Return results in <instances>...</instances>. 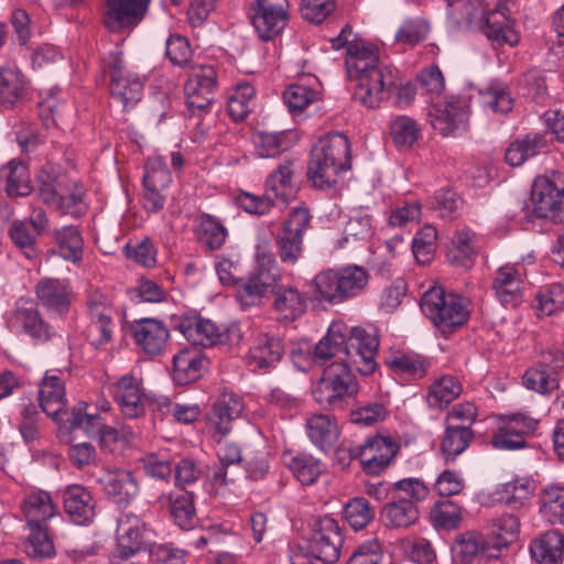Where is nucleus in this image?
<instances>
[{"instance_id":"nucleus-1","label":"nucleus","mask_w":564,"mask_h":564,"mask_svg":"<svg viewBox=\"0 0 564 564\" xmlns=\"http://www.w3.org/2000/svg\"><path fill=\"white\" fill-rule=\"evenodd\" d=\"M351 35V26L345 25L339 35L332 39V47L340 50L347 45V75L356 83L352 98L367 109H376L389 98L393 74L389 66L380 63L378 47L364 41H350Z\"/></svg>"},{"instance_id":"nucleus-2","label":"nucleus","mask_w":564,"mask_h":564,"mask_svg":"<svg viewBox=\"0 0 564 564\" xmlns=\"http://www.w3.org/2000/svg\"><path fill=\"white\" fill-rule=\"evenodd\" d=\"M290 553L334 564L340 557L344 536L338 522L326 514L300 513L291 517Z\"/></svg>"},{"instance_id":"nucleus-3","label":"nucleus","mask_w":564,"mask_h":564,"mask_svg":"<svg viewBox=\"0 0 564 564\" xmlns=\"http://www.w3.org/2000/svg\"><path fill=\"white\" fill-rule=\"evenodd\" d=\"M351 167L350 143L343 133H333L318 140L311 151L307 175L314 187L332 188L341 172Z\"/></svg>"},{"instance_id":"nucleus-4","label":"nucleus","mask_w":564,"mask_h":564,"mask_svg":"<svg viewBox=\"0 0 564 564\" xmlns=\"http://www.w3.org/2000/svg\"><path fill=\"white\" fill-rule=\"evenodd\" d=\"M389 501L380 511L381 522L389 529H408L416 523L420 511L416 506L429 495V488L417 478H405L390 485Z\"/></svg>"},{"instance_id":"nucleus-5","label":"nucleus","mask_w":564,"mask_h":564,"mask_svg":"<svg viewBox=\"0 0 564 564\" xmlns=\"http://www.w3.org/2000/svg\"><path fill=\"white\" fill-rule=\"evenodd\" d=\"M314 283L323 301L339 304L364 292L369 283V273L365 268L351 264L323 271L315 276Z\"/></svg>"},{"instance_id":"nucleus-6","label":"nucleus","mask_w":564,"mask_h":564,"mask_svg":"<svg viewBox=\"0 0 564 564\" xmlns=\"http://www.w3.org/2000/svg\"><path fill=\"white\" fill-rule=\"evenodd\" d=\"M421 310L443 333H452L466 323L469 316L468 301L442 288H432L421 299Z\"/></svg>"},{"instance_id":"nucleus-7","label":"nucleus","mask_w":564,"mask_h":564,"mask_svg":"<svg viewBox=\"0 0 564 564\" xmlns=\"http://www.w3.org/2000/svg\"><path fill=\"white\" fill-rule=\"evenodd\" d=\"M280 268L269 254H262L259 259L258 271L246 278L236 281L237 299L243 306H252L260 302L268 293L276 294L275 304L281 301L278 281Z\"/></svg>"},{"instance_id":"nucleus-8","label":"nucleus","mask_w":564,"mask_h":564,"mask_svg":"<svg viewBox=\"0 0 564 564\" xmlns=\"http://www.w3.org/2000/svg\"><path fill=\"white\" fill-rule=\"evenodd\" d=\"M352 370V366L347 362H332L327 366L313 389L315 401L322 406H333L344 398L355 395L358 383Z\"/></svg>"},{"instance_id":"nucleus-9","label":"nucleus","mask_w":564,"mask_h":564,"mask_svg":"<svg viewBox=\"0 0 564 564\" xmlns=\"http://www.w3.org/2000/svg\"><path fill=\"white\" fill-rule=\"evenodd\" d=\"M378 347L379 339L376 329L352 327L348 335L345 334V358H341V361L352 366L355 371L361 375H370L377 367L375 358Z\"/></svg>"},{"instance_id":"nucleus-10","label":"nucleus","mask_w":564,"mask_h":564,"mask_svg":"<svg viewBox=\"0 0 564 564\" xmlns=\"http://www.w3.org/2000/svg\"><path fill=\"white\" fill-rule=\"evenodd\" d=\"M6 321L11 330L24 333L34 343H47L56 336V330L42 317L32 299L20 297Z\"/></svg>"},{"instance_id":"nucleus-11","label":"nucleus","mask_w":564,"mask_h":564,"mask_svg":"<svg viewBox=\"0 0 564 564\" xmlns=\"http://www.w3.org/2000/svg\"><path fill=\"white\" fill-rule=\"evenodd\" d=\"M217 88L216 70L212 65H195L185 83L186 106L192 118L209 111Z\"/></svg>"},{"instance_id":"nucleus-12","label":"nucleus","mask_w":564,"mask_h":564,"mask_svg":"<svg viewBox=\"0 0 564 564\" xmlns=\"http://www.w3.org/2000/svg\"><path fill=\"white\" fill-rule=\"evenodd\" d=\"M533 213L553 223L564 221V192L547 176H538L531 188Z\"/></svg>"},{"instance_id":"nucleus-13","label":"nucleus","mask_w":564,"mask_h":564,"mask_svg":"<svg viewBox=\"0 0 564 564\" xmlns=\"http://www.w3.org/2000/svg\"><path fill=\"white\" fill-rule=\"evenodd\" d=\"M87 311L91 321V329L98 332L93 340L100 346L109 343L115 328V308L111 297L98 288L90 286L87 290Z\"/></svg>"},{"instance_id":"nucleus-14","label":"nucleus","mask_w":564,"mask_h":564,"mask_svg":"<svg viewBox=\"0 0 564 564\" xmlns=\"http://www.w3.org/2000/svg\"><path fill=\"white\" fill-rule=\"evenodd\" d=\"M469 100L462 96H449L437 102L431 112V123L442 135L466 129L469 120Z\"/></svg>"},{"instance_id":"nucleus-15","label":"nucleus","mask_w":564,"mask_h":564,"mask_svg":"<svg viewBox=\"0 0 564 564\" xmlns=\"http://www.w3.org/2000/svg\"><path fill=\"white\" fill-rule=\"evenodd\" d=\"M151 0H105L102 19L111 32L135 26L144 18Z\"/></svg>"},{"instance_id":"nucleus-16","label":"nucleus","mask_w":564,"mask_h":564,"mask_svg":"<svg viewBox=\"0 0 564 564\" xmlns=\"http://www.w3.org/2000/svg\"><path fill=\"white\" fill-rule=\"evenodd\" d=\"M398 451L399 445L391 437L378 435L367 440L350 456L360 458L367 474L379 475L391 463Z\"/></svg>"},{"instance_id":"nucleus-17","label":"nucleus","mask_w":564,"mask_h":564,"mask_svg":"<svg viewBox=\"0 0 564 564\" xmlns=\"http://www.w3.org/2000/svg\"><path fill=\"white\" fill-rule=\"evenodd\" d=\"M131 335L137 346L147 355H160L170 338L166 325L156 318H140L130 324Z\"/></svg>"},{"instance_id":"nucleus-18","label":"nucleus","mask_w":564,"mask_h":564,"mask_svg":"<svg viewBox=\"0 0 564 564\" xmlns=\"http://www.w3.org/2000/svg\"><path fill=\"white\" fill-rule=\"evenodd\" d=\"M34 292L48 314L63 317L69 311L72 289L67 280L41 279L35 284Z\"/></svg>"},{"instance_id":"nucleus-19","label":"nucleus","mask_w":564,"mask_h":564,"mask_svg":"<svg viewBox=\"0 0 564 564\" xmlns=\"http://www.w3.org/2000/svg\"><path fill=\"white\" fill-rule=\"evenodd\" d=\"M536 422L522 414L512 415L503 421L491 438L497 449L516 451L527 446L524 435L534 431Z\"/></svg>"},{"instance_id":"nucleus-20","label":"nucleus","mask_w":564,"mask_h":564,"mask_svg":"<svg viewBox=\"0 0 564 564\" xmlns=\"http://www.w3.org/2000/svg\"><path fill=\"white\" fill-rule=\"evenodd\" d=\"M115 400L127 417H139L145 411L149 397L144 393L142 382L132 375L122 376L113 387Z\"/></svg>"},{"instance_id":"nucleus-21","label":"nucleus","mask_w":564,"mask_h":564,"mask_svg":"<svg viewBox=\"0 0 564 564\" xmlns=\"http://www.w3.org/2000/svg\"><path fill=\"white\" fill-rule=\"evenodd\" d=\"M281 188L282 164H279L267 177L262 196L242 192L237 196V204L248 214L265 215L275 205V200L281 197Z\"/></svg>"},{"instance_id":"nucleus-22","label":"nucleus","mask_w":564,"mask_h":564,"mask_svg":"<svg viewBox=\"0 0 564 564\" xmlns=\"http://www.w3.org/2000/svg\"><path fill=\"white\" fill-rule=\"evenodd\" d=\"M145 524L134 514H122L117 527V555L129 558L145 546Z\"/></svg>"},{"instance_id":"nucleus-23","label":"nucleus","mask_w":564,"mask_h":564,"mask_svg":"<svg viewBox=\"0 0 564 564\" xmlns=\"http://www.w3.org/2000/svg\"><path fill=\"white\" fill-rule=\"evenodd\" d=\"M177 329L196 346L212 347L226 340V334L214 322L199 316L181 317Z\"/></svg>"},{"instance_id":"nucleus-24","label":"nucleus","mask_w":564,"mask_h":564,"mask_svg":"<svg viewBox=\"0 0 564 564\" xmlns=\"http://www.w3.org/2000/svg\"><path fill=\"white\" fill-rule=\"evenodd\" d=\"M105 494L118 505H127L139 494V484L126 469L107 470L98 479Z\"/></svg>"},{"instance_id":"nucleus-25","label":"nucleus","mask_w":564,"mask_h":564,"mask_svg":"<svg viewBox=\"0 0 564 564\" xmlns=\"http://www.w3.org/2000/svg\"><path fill=\"white\" fill-rule=\"evenodd\" d=\"M64 510L79 525L89 523L95 517L96 502L90 491L80 485H70L63 492Z\"/></svg>"},{"instance_id":"nucleus-26","label":"nucleus","mask_w":564,"mask_h":564,"mask_svg":"<svg viewBox=\"0 0 564 564\" xmlns=\"http://www.w3.org/2000/svg\"><path fill=\"white\" fill-rule=\"evenodd\" d=\"M243 409L241 397L231 391H224L214 403L209 417L215 436H226L231 431V422L241 415Z\"/></svg>"},{"instance_id":"nucleus-27","label":"nucleus","mask_w":564,"mask_h":564,"mask_svg":"<svg viewBox=\"0 0 564 564\" xmlns=\"http://www.w3.org/2000/svg\"><path fill=\"white\" fill-rule=\"evenodd\" d=\"M305 207H295L284 224V262L294 263L302 253V234L310 224Z\"/></svg>"},{"instance_id":"nucleus-28","label":"nucleus","mask_w":564,"mask_h":564,"mask_svg":"<svg viewBox=\"0 0 564 564\" xmlns=\"http://www.w3.org/2000/svg\"><path fill=\"white\" fill-rule=\"evenodd\" d=\"M530 552L539 564H561L564 555V535L558 530H550L531 543Z\"/></svg>"},{"instance_id":"nucleus-29","label":"nucleus","mask_w":564,"mask_h":564,"mask_svg":"<svg viewBox=\"0 0 564 564\" xmlns=\"http://www.w3.org/2000/svg\"><path fill=\"white\" fill-rule=\"evenodd\" d=\"M521 279L513 267H501L497 270L492 289L503 305L517 306L522 301Z\"/></svg>"},{"instance_id":"nucleus-30","label":"nucleus","mask_w":564,"mask_h":564,"mask_svg":"<svg viewBox=\"0 0 564 564\" xmlns=\"http://www.w3.org/2000/svg\"><path fill=\"white\" fill-rule=\"evenodd\" d=\"M480 30L489 40L499 44L514 45L519 41L518 33L513 30L512 22L502 8L488 11Z\"/></svg>"},{"instance_id":"nucleus-31","label":"nucleus","mask_w":564,"mask_h":564,"mask_svg":"<svg viewBox=\"0 0 564 564\" xmlns=\"http://www.w3.org/2000/svg\"><path fill=\"white\" fill-rule=\"evenodd\" d=\"M40 405L48 416L56 417L66 405L65 386L55 375L45 376L39 389Z\"/></svg>"},{"instance_id":"nucleus-32","label":"nucleus","mask_w":564,"mask_h":564,"mask_svg":"<svg viewBox=\"0 0 564 564\" xmlns=\"http://www.w3.org/2000/svg\"><path fill=\"white\" fill-rule=\"evenodd\" d=\"M252 24L263 41L275 39L282 31V3L258 4L252 14Z\"/></svg>"},{"instance_id":"nucleus-33","label":"nucleus","mask_w":564,"mask_h":564,"mask_svg":"<svg viewBox=\"0 0 564 564\" xmlns=\"http://www.w3.org/2000/svg\"><path fill=\"white\" fill-rule=\"evenodd\" d=\"M22 511L29 527L45 524L54 517L55 506L48 492L36 490L30 492L23 501Z\"/></svg>"},{"instance_id":"nucleus-34","label":"nucleus","mask_w":564,"mask_h":564,"mask_svg":"<svg viewBox=\"0 0 564 564\" xmlns=\"http://www.w3.org/2000/svg\"><path fill=\"white\" fill-rule=\"evenodd\" d=\"M305 426L310 440L322 449L332 447L338 440L337 423L327 414L316 413L311 415L306 420Z\"/></svg>"},{"instance_id":"nucleus-35","label":"nucleus","mask_w":564,"mask_h":564,"mask_svg":"<svg viewBox=\"0 0 564 564\" xmlns=\"http://www.w3.org/2000/svg\"><path fill=\"white\" fill-rule=\"evenodd\" d=\"M345 330L347 326L341 322H334L328 328L327 334L315 345L314 358L317 361H327L337 358L335 362H343Z\"/></svg>"},{"instance_id":"nucleus-36","label":"nucleus","mask_w":564,"mask_h":564,"mask_svg":"<svg viewBox=\"0 0 564 564\" xmlns=\"http://www.w3.org/2000/svg\"><path fill=\"white\" fill-rule=\"evenodd\" d=\"M0 180L4 181L6 192L10 197L26 196L32 192L28 166L12 160L0 169Z\"/></svg>"},{"instance_id":"nucleus-37","label":"nucleus","mask_w":564,"mask_h":564,"mask_svg":"<svg viewBox=\"0 0 564 564\" xmlns=\"http://www.w3.org/2000/svg\"><path fill=\"white\" fill-rule=\"evenodd\" d=\"M52 235L62 258L73 263L83 259L84 239L76 226L69 225L56 228Z\"/></svg>"},{"instance_id":"nucleus-38","label":"nucleus","mask_w":564,"mask_h":564,"mask_svg":"<svg viewBox=\"0 0 564 564\" xmlns=\"http://www.w3.org/2000/svg\"><path fill=\"white\" fill-rule=\"evenodd\" d=\"M195 232L198 241L210 251L220 249L228 236L224 224L209 214H202L196 218Z\"/></svg>"},{"instance_id":"nucleus-39","label":"nucleus","mask_w":564,"mask_h":564,"mask_svg":"<svg viewBox=\"0 0 564 564\" xmlns=\"http://www.w3.org/2000/svg\"><path fill=\"white\" fill-rule=\"evenodd\" d=\"M204 368V358L197 351L181 350L173 357V380L185 386L197 380Z\"/></svg>"},{"instance_id":"nucleus-40","label":"nucleus","mask_w":564,"mask_h":564,"mask_svg":"<svg viewBox=\"0 0 564 564\" xmlns=\"http://www.w3.org/2000/svg\"><path fill=\"white\" fill-rule=\"evenodd\" d=\"M54 208L61 214L72 217H80L86 214L88 204L86 202L85 187L77 182L66 183Z\"/></svg>"},{"instance_id":"nucleus-41","label":"nucleus","mask_w":564,"mask_h":564,"mask_svg":"<svg viewBox=\"0 0 564 564\" xmlns=\"http://www.w3.org/2000/svg\"><path fill=\"white\" fill-rule=\"evenodd\" d=\"M282 344L279 338L263 335L250 349L249 364L259 369L275 367L281 360Z\"/></svg>"},{"instance_id":"nucleus-42","label":"nucleus","mask_w":564,"mask_h":564,"mask_svg":"<svg viewBox=\"0 0 564 564\" xmlns=\"http://www.w3.org/2000/svg\"><path fill=\"white\" fill-rule=\"evenodd\" d=\"M109 89L112 98L128 109L141 100L143 83L137 75L127 74L126 77H113L110 80Z\"/></svg>"},{"instance_id":"nucleus-43","label":"nucleus","mask_w":564,"mask_h":564,"mask_svg":"<svg viewBox=\"0 0 564 564\" xmlns=\"http://www.w3.org/2000/svg\"><path fill=\"white\" fill-rule=\"evenodd\" d=\"M474 433L468 425L447 424L441 443V452L446 460H454L470 444Z\"/></svg>"},{"instance_id":"nucleus-44","label":"nucleus","mask_w":564,"mask_h":564,"mask_svg":"<svg viewBox=\"0 0 564 564\" xmlns=\"http://www.w3.org/2000/svg\"><path fill=\"white\" fill-rule=\"evenodd\" d=\"M545 147L546 141L543 135L538 133L527 134L523 139H518L508 147L505 153L506 162L511 166H519Z\"/></svg>"},{"instance_id":"nucleus-45","label":"nucleus","mask_w":564,"mask_h":564,"mask_svg":"<svg viewBox=\"0 0 564 564\" xmlns=\"http://www.w3.org/2000/svg\"><path fill=\"white\" fill-rule=\"evenodd\" d=\"M462 391V384L455 377L443 376L431 384L427 402L432 408L443 409L458 398Z\"/></svg>"},{"instance_id":"nucleus-46","label":"nucleus","mask_w":564,"mask_h":564,"mask_svg":"<svg viewBox=\"0 0 564 564\" xmlns=\"http://www.w3.org/2000/svg\"><path fill=\"white\" fill-rule=\"evenodd\" d=\"M24 78L15 66L0 67V104L12 106L22 96Z\"/></svg>"},{"instance_id":"nucleus-47","label":"nucleus","mask_w":564,"mask_h":564,"mask_svg":"<svg viewBox=\"0 0 564 564\" xmlns=\"http://www.w3.org/2000/svg\"><path fill=\"white\" fill-rule=\"evenodd\" d=\"M390 369L406 379H420L425 376L429 362L420 355L399 352L387 360Z\"/></svg>"},{"instance_id":"nucleus-48","label":"nucleus","mask_w":564,"mask_h":564,"mask_svg":"<svg viewBox=\"0 0 564 564\" xmlns=\"http://www.w3.org/2000/svg\"><path fill=\"white\" fill-rule=\"evenodd\" d=\"M540 512L552 524H564V488L549 486L540 497Z\"/></svg>"},{"instance_id":"nucleus-49","label":"nucleus","mask_w":564,"mask_h":564,"mask_svg":"<svg viewBox=\"0 0 564 564\" xmlns=\"http://www.w3.org/2000/svg\"><path fill=\"white\" fill-rule=\"evenodd\" d=\"M9 236L13 245L25 256L32 260L37 258V237L39 235L29 227L28 221L13 220L9 228Z\"/></svg>"},{"instance_id":"nucleus-50","label":"nucleus","mask_w":564,"mask_h":564,"mask_svg":"<svg viewBox=\"0 0 564 564\" xmlns=\"http://www.w3.org/2000/svg\"><path fill=\"white\" fill-rule=\"evenodd\" d=\"M88 404L84 401L78 402L72 410L67 419L70 429H82L88 436L97 437L107 426L102 417L98 414L87 412Z\"/></svg>"},{"instance_id":"nucleus-51","label":"nucleus","mask_w":564,"mask_h":564,"mask_svg":"<svg viewBox=\"0 0 564 564\" xmlns=\"http://www.w3.org/2000/svg\"><path fill=\"white\" fill-rule=\"evenodd\" d=\"M171 514L182 529L192 527L194 518L193 496L188 491L177 490L166 497Z\"/></svg>"},{"instance_id":"nucleus-52","label":"nucleus","mask_w":564,"mask_h":564,"mask_svg":"<svg viewBox=\"0 0 564 564\" xmlns=\"http://www.w3.org/2000/svg\"><path fill=\"white\" fill-rule=\"evenodd\" d=\"M319 100V91L304 84H292L284 90V104L289 111L295 116L302 112L310 104Z\"/></svg>"},{"instance_id":"nucleus-53","label":"nucleus","mask_w":564,"mask_h":564,"mask_svg":"<svg viewBox=\"0 0 564 564\" xmlns=\"http://www.w3.org/2000/svg\"><path fill=\"white\" fill-rule=\"evenodd\" d=\"M371 217L368 215H358L351 217L344 229L343 237L338 239L336 247L346 248L348 245H355L360 240H366L372 235Z\"/></svg>"},{"instance_id":"nucleus-54","label":"nucleus","mask_w":564,"mask_h":564,"mask_svg":"<svg viewBox=\"0 0 564 564\" xmlns=\"http://www.w3.org/2000/svg\"><path fill=\"white\" fill-rule=\"evenodd\" d=\"M344 516L348 524L357 531L364 529L373 520L375 511L366 498L356 497L346 503Z\"/></svg>"},{"instance_id":"nucleus-55","label":"nucleus","mask_w":564,"mask_h":564,"mask_svg":"<svg viewBox=\"0 0 564 564\" xmlns=\"http://www.w3.org/2000/svg\"><path fill=\"white\" fill-rule=\"evenodd\" d=\"M437 230L435 227L426 225L414 237L412 249L415 259L422 263H429L437 248Z\"/></svg>"},{"instance_id":"nucleus-56","label":"nucleus","mask_w":564,"mask_h":564,"mask_svg":"<svg viewBox=\"0 0 564 564\" xmlns=\"http://www.w3.org/2000/svg\"><path fill=\"white\" fill-rule=\"evenodd\" d=\"M31 533L24 544V551L30 557H48L54 553L45 524L29 527Z\"/></svg>"},{"instance_id":"nucleus-57","label":"nucleus","mask_w":564,"mask_h":564,"mask_svg":"<svg viewBox=\"0 0 564 564\" xmlns=\"http://www.w3.org/2000/svg\"><path fill=\"white\" fill-rule=\"evenodd\" d=\"M288 467L302 485L313 484L322 473L319 462L307 454L294 456Z\"/></svg>"},{"instance_id":"nucleus-58","label":"nucleus","mask_w":564,"mask_h":564,"mask_svg":"<svg viewBox=\"0 0 564 564\" xmlns=\"http://www.w3.org/2000/svg\"><path fill=\"white\" fill-rule=\"evenodd\" d=\"M485 551V540L476 532L460 534L454 547L455 556L463 564H470L475 557Z\"/></svg>"},{"instance_id":"nucleus-59","label":"nucleus","mask_w":564,"mask_h":564,"mask_svg":"<svg viewBox=\"0 0 564 564\" xmlns=\"http://www.w3.org/2000/svg\"><path fill=\"white\" fill-rule=\"evenodd\" d=\"M535 310L541 316H550L564 308V288L554 284L545 291H541L535 297Z\"/></svg>"},{"instance_id":"nucleus-60","label":"nucleus","mask_w":564,"mask_h":564,"mask_svg":"<svg viewBox=\"0 0 564 564\" xmlns=\"http://www.w3.org/2000/svg\"><path fill=\"white\" fill-rule=\"evenodd\" d=\"M494 534L497 538L496 545L507 546L518 539L520 532V519L514 514H503L494 520Z\"/></svg>"},{"instance_id":"nucleus-61","label":"nucleus","mask_w":564,"mask_h":564,"mask_svg":"<svg viewBox=\"0 0 564 564\" xmlns=\"http://www.w3.org/2000/svg\"><path fill=\"white\" fill-rule=\"evenodd\" d=\"M171 183V173L166 162L162 156H154L148 160L145 174L143 176L144 186L167 188Z\"/></svg>"},{"instance_id":"nucleus-62","label":"nucleus","mask_w":564,"mask_h":564,"mask_svg":"<svg viewBox=\"0 0 564 564\" xmlns=\"http://www.w3.org/2000/svg\"><path fill=\"white\" fill-rule=\"evenodd\" d=\"M434 525L454 529L460 522V508L449 500L438 501L431 511Z\"/></svg>"},{"instance_id":"nucleus-63","label":"nucleus","mask_w":564,"mask_h":564,"mask_svg":"<svg viewBox=\"0 0 564 564\" xmlns=\"http://www.w3.org/2000/svg\"><path fill=\"white\" fill-rule=\"evenodd\" d=\"M454 12L467 11L466 28L482 29V23L487 14L482 0H454L449 3Z\"/></svg>"},{"instance_id":"nucleus-64","label":"nucleus","mask_w":564,"mask_h":564,"mask_svg":"<svg viewBox=\"0 0 564 564\" xmlns=\"http://www.w3.org/2000/svg\"><path fill=\"white\" fill-rule=\"evenodd\" d=\"M391 137L399 145H412L419 137L416 122L409 117H398L390 124Z\"/></svg>"}]
</instances>
